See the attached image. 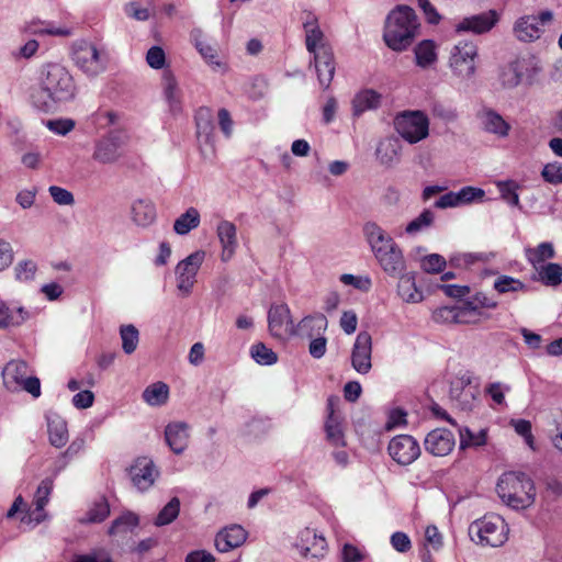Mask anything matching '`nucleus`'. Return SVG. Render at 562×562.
Returning <instances> with one entry per match:
<instances>
[{"label":"nucleus","mask_w":562,"mask_h":562,"mask_svg":"<svg viewBox=\"0 0 562 562\" xmlns=\"http://www.w3.org/2000/svg\"><path fill=\"white\" fill-rule=\"evenodd\" d=\"M446 265V259L438 254L425 256L420 261L422 269L428 273H438L443 270Z\"/></svg>","instance_id":"obj_57"},{"label":"nucleus","mask_w":562,"mask_h":562,"mask_svg":"<svg viewBox=\"0 0 562 562\" xmlns=\"http://www.w3.org/2000/svg\"><path fill=\"white\" fill-rule=\"evenodd\" d=\"M169 396V387L164 382H156L143 392V400L150 406L164 405Z\"/></svg>","instance_id":"obj_32"},{"label":"nucleus","mask_w":562,"mask_h":562,"mask_svg":"<svg viewBox=\"0 0 562 562\" xmlns=\"http://www.w3.org/2000/svg\"><path fill=\"white\" fill-rule=\"evenodd\" d=\"M497 20V14L493 10L467 16L456 25V32H472L475 34H483L492 30Z\"/></svg>","instance_id":"obj_16"},{"label":"nucleus","mask_w":562,"mask_h":562,"mask_svg":"<svg viewBox=\"0 0 562 562\" xmlns=\"http://www.w3.org/2000/svg\"><path fill=\"white\" fill-rule=\"evenodd\" d=\"M397 278V293L404 302L417 303L423 300V293L417 289L413 274L403 272Z\"/></svg>","instance_id":"obj_30"},{"label":"nucleus","mask_w":562,"mask_h":562,"mask_svg":"<svg viewBox=\"0 0 562 562\" xmlns=\"http://www.w3.org/2000/svg\"><path fill=\"white\" fill-rule=\"evenodd\" d=\"M72 562H114L111 554L103 550H91L88 553L76 554Z\"/></svg>","instance_id":"obj_59"},{"label":"nucleus","mask_w":562,"mask_h":562,"mask_svg":"<svg viewBox=\"0 0 562 562\" xmlns=\"http://www.w3.org/2000/svg\"><path fill=\"white\" fill-rule=\"evenodd\" d=\"M164 94L168 101L171 111L177 112L180 110L179 91L175 77L170 74L164 75Z\"/></svg>","instance_id":"obj_46"},{"label":"nucleus","mask_w":562,"mask_h":562,"mask_svg":"<svg viewBox=\"0 0 562 562\" xmlns=\"http://www.w3.org/2000/svg\"><path fill=\"white\" fill-rule=\"evenodd\" d=\"M457 324H473L480 319L481 313L473 302H462L457 305Z\"/></svg>","instance_id":"obj_50"},{"label":"nucleus","mask_w":562,"mask_h":562,"mask_svg":"<svg viewBox=\"0 0 562 562\" xmlns=\"http://www.w3.org/2000/svg\"><path fill=\"white\" fill-rule=\"evenodd\" d=\"M325 430L327 439L331 445L340 447L346 445L341 423L339 417L333 412L327 417Z\"/></svg>","instance_id":"obj_41"},{"label":"nucleus","mask_w":562,"mask_h":562,"mask_svg":"<svg viewBox=\"0 0 562 562\" xmlns=\"http://www.w3.org/2000/svg\"><path fill=\"white\" fill-rule=\"evenodd\" d=\"M128 474L133 485L144 492L154 485L159 476V470L150 458L138 457L130 467Z\"/></svg>","instance_id":"obj_11"},{"label":"nucleus","mask_w":562,"mask_h":562,"mask_svg":"<svg viewBox=\"0 0 562 562\" xmlns=\"http://www.w3.org/2000/svg\"><path fill=\"white\" fill-rule=\"evenodd\" d=\"M479 48L469 41L458 42L450 50L449 68L453 76L461 80H470L476 71Z\"/></svg>","instance_id":"obj_5"},{"label":"nucleus","mask_w":562,"mask_h":562,"mask_svg":"<svg viewBox=\"0 0 562 562\" xmlns=\"http://www.w3.org/2000/svg\"><path fill=\"white\" fill-rule=\"evenodd\" d=\"M460 449L481 447L486 443V430L473 432L469 427H459Z\"/></svg>","instance_id":"obj_43"},{"label":"nucleus","mask_w":562,"mask_h":562,"mask_svg":"<svg viewBox=\"0 0 562 562\" xmlns=\"http://www.w3.org/2000/svg\"><path fill=\"white\" fill-rule=\"evenodd\" d=\"M200 224V213L195 207H189L173 223V231L178 235H186Z\"/></svg>","instance_id":"obj_34"},{"label":"nucleus","mask_w":562,"mask_h":562,"mask_svg":"<svg viewBox=\"0 0 562 562\" xmlns=\"http://www.w3.org/2000/svg\"><path fill=\"white\" fill-rule=\"evenodd\" d=\"M72 60L83 74L95 77L105 70L108 57L92 43L78 41L72 46Z\"/></svg>","instance_id":"obj_6"},{"label":"nucleus","mask_w":562,"mask_h":562,"mask_svg":"<svg viewBox=\"0 0 562 562\" xmlns=\"http://www.w3.org/2000/svg\"><path fill=\"white\" fill-rule=\"evenodd\" d=\"M110 515V505L108 501L102 497L97 501L87 512L86 516L80 518L81 524H99L108 518Z\"/></svg>","instance_id":"obj_40"},{"label":"nucleus","mask_w":562,"mask_h":562,"mask_svg":"<svg viewBox=\"0 0 562 562\" xmlns=\"http://www.w3.org/2000/svg\"><path fill=\"white\" fill-rule=\"evenodd\" d=\"M494 289L501 293L525 291L526 285L518 279L509 276H499L494 282Z\"/></svg>","instance_id":"obj_53"},{"label":"nucleus","mask_w":562,"mask_h":562,"mask_svg":"<svg viewBox=\"0 0 562 562\" xmlns=\"http://www.w3.org/2000/svg\"><path fill=\"white\" fill-rule=\"evenodd\" d=\"M188 428L186 423H171L165 429L166 442L176 454H181L188 447Z\"/></svg>","instance_id":"obj_23"},{"label":"nucleus","mask_w":562,"mask_h":562,"mask_svg":"<svg viewBox=\"0 0 562 562\" xmlns=\"http://www.w3.org/2000/svg\"><path fill=\"white\" fill-rule=\"evenodd\" d=\"M520 82L526 81L532 83L535 77L541 70L538 64L532 58H517L512 61Z\"/></svg>","instance_id":"obj_37"},{"label":"nucleus","mask_w":562,"mask_h":562,"mask_svg":"<svg viewBox=\"0 0 562 562\" xmlns=\"http://www.w3.org/2000/svg\"><path fill=\"white\" fill-rule=\"evenodd\" d=\"M41 93L45 97L42 108L49 111L56 104L75 100L77 86L71 74L59 64H48L43 71Z\"/></svg>","instance_id":"obj_1"},{"label":"nucleus","mask_w":562,"mask_h":562,"mask_svg":"<svg viewBox=\"0 0 562 562\" xmlns=\"http://www.w3.org/2000/svg\"><path fill=\"white\" fill-rule=\"evenodd\" d=\"M363 234L374 257L396 244L391 235L374 222L364 224Z\"/></svg>","instance_id":"obj_18"},{"label":"nucleus","mask_w":562,"mask_h":562,"mask_svg":"<svg viewBox=\"0 0 562 562\" xmlns=\"http://www.w3.org/2000/svg\"><path fill=\"white\" fill-rule=\"evenodd\" d=\"M303 27L305 31L306 49L311 54L317 53L319 47L325 45L323 43L324 33L318 25L317 18L313 13L307 12L303 21Z\"/></svg>","instance_id":"obj_26"},{"label":"nucleus","mask_w":562,"mask_h":562,"mask_svg":"<svg viewBox=\"0 0 562 562\" xmlns=\"http://www.w3.org/2000/svg\"><path fill=\"white\" fill-rule=\"evenodd\" d=\"M390 457L401 465L412 464L420 456L418 441L409 435H398L389 442Z\"/></svg>","instance_id":"obj_10"},{"label":"nucleus","mask_w":562,"mask_h":562,"mask_svg":"<svg viewBox=\"0 0 562 562\" xmlns=\"http://www.w3.org/2000/svg\"><path fill=\"white\" fill-rule=\"evenodd\" d=\"M127 136L121 131H112L94 145L92 158L103 165L115 164L122 157V148Z\"/></svg>","instance_id":"obj_8"},{"label":"nucleus","mask_w":562,"mask_h":562,"mask_svg":"<svg viewBox=\"0 0 562 562\" xmlns=\"http://www.w3.org/2000/svg\"><path fill=\"white\" fill-rule=\"evenodd\" d=\"M477 117L486 133L494 134L501 138L508 136L510 124L495 110L485 108L479 112Z\"/></svg>","instance_id":"obj_20"},{"label":"nucleus","mask_w":562,"mask_h":562,"mask_svg":"<svg viewBox=\"0 0 562 562\" xmlns=\"http://www.w3.org/2000/svg\"><path fill=\"white\" fill-rule=\"evenodd\" d=\"M138 525V517L133 513H126L114 519L109 528V535L124 533Z\"/></svg>","instance_id":"obj_48"},{"label":"nucleus","mask_w":562,"mask_h":562,"mask_svg":"<svg viewBox=\"0 0 562 562\" xmlns=\"http://www.w3.org/2000/svg\"><path fill=\"white\" fill-rule=\"evenodd\" d=\"M196 134L198 137H205L209 142L213 132L212 112L209 108H200L195 115Z\"/></svg>","instance_id":"obj_44"},{"label":"nucleus","mask_w":562,"mask_h":562,"mask_svg":"<svg viewBox=\"0 0 562 562\" xmlns=\"http://www.w3.org/2000/svg\"><path fill=\"white\" fill-rule=\"evenodd\" d=\"M457 305L442 306L434 311L432 319L439 324H457Z\"/></svg>","instance_id":"obj_60"},{"label":"nucleus","mask_w":562,"mask_h":562,"mask_svg":"<svg viewBox=\"0 0 562 562\" xmlns=\"http://www.w3.org/2000/svg\"><path fill=\"white\" fill-rule=\"evenodd\" d=\"M29 366L23 360H11L2 370V379L10 391L19 390V384L27 376Z\"/></svg>","instance_id":"obj_25"},{"label":"nucleus","mask_w":562,"mask_h":562,"mask_svg":"<svg viewBox=\"0 0 562 562\" xmlns=\"http://www.w3.org/2000/svg\"><path fill=\"white\" fill-rule=\"evenodd\" d=\"M542 32L543 30L540 27L536 15H522L516 20L513 26L515 37L525 43L540 38Z\"/></svg>","instance_id":"obj_22"},{"label":"nucleus","mask_w":562,"mask_h":562,"mask_svg":"<svg viewBox=\"0 0 562 562\" xmlns=\"http://www.w3.org/2000/svg\"><path fill=\"white\" fill-rule=\"evenodd\" d=\"M496 492L504 504L513 509H525L535 503L533 481L522 472H506L497 482Z\"/></svg>","instance_id":"obj_3"},{"label":"nucleus","mask_w":562,"mask_h":562,"mask_svg":"<svg viewBox=\"0 0 562 562\" xmlns=\"http://www.w3.org/2000/svg\"><path fill=\"white\" fill-rule=\"evenodd\" d=\"M554 255L555 251L551 243H541L536 248L526 249V257L536 269H539V266L547 259H552Z\"/></svg>","instance_id":"obj_38"},{"label":"nucleus","mask_w":562,"mask_h":562,"mask_svg":"<svg viewBox=\"0 0 562 562\" xmlns=\"http://www.w3.org/2000/svg\"><path fill=\"white\" fill-rule=\"evenodd\" d=\"M470 383L471 378L469 375H463L460 378L458 385H452L450 390L451 397L463 411L472 409L476 400L475 391L471 387L465 389Z\"/></svg>","instance_id":"obj_27"},{"label":"nucleus","mask_w":562,"mask_h":562,"mask_svg":"<svg viewBox=\"0 0 562 562\" xmlns=\"http://www.w3.org/2000/svg\"><path fill=\"white\" fill-rule=\"evenodd\" d=\"M380 103V93L372 89L362 90L352 100L353 115L359 116L366 111L378 109Z\"/></svg>","instance_id":"obj_29"},{"label":"nucleus","mask_w":562,"mask_h":562,"mask_svg":"<svg viewBox=\"0 0 562 562\" xmlns=\"http://www.w3.org/2000/svg\"><path fill=\"white\" fill-rule=\"evenodd\" d=\"M419 23L415 11L407 5H398L386 18L383 38L393 50H405L418 33Z\"/></svg>","instance_id":"obj_2"},{"label":"nucleus","mask_w":562,"mask_h":562,"mask_svg":"<svg viewBox=\"0 0 562 562\" xmlns=\"http://www.w3.org/2000/svg\"><path fill=\"white\" fill-rule=\"evenodd\" d=\"M27 317L29 313L23 307L11 310L5 304L0 303V328L20 326Z\"/></svg>","instance_id":"obj_33"},{"label":"nucleus","mask_w":562,"mask_h":562,"mask_svg":"<svg viewBox=\"0 0 562 562\" xmlns=\"http://www.w3.org/2000/svg\"><path fill=\"white\" fill-rule=\"evenodd\" d=\"M216 234L222 245L221 259L228 261L233 258L238 245L236 225L229 221L222 220L217 224Z\"/></svg>","instance_id":"obj_19"},{"label":"nucleus","mask_w":562,"mask_h":562,"mask_svg":"<svg viewBox=\"0 0 562 562\" xmlns=\"http://www.w3.org/2000/svg\"><path fill=\"white\" fill-rule=\"evenodd\" d=\"M427 452L436 457L448 456L456 446V439L450 430L437 428L428 432L424 440Z\"/></svg>","instance_id":"obj_14"},{"label":"nucleus","mask_w":562,"mask_h":562,"mask_svg":"<svg viewBox=\"0 0 562 562\" xmlns=\"http://www.w3.org/2000/svg\"><path fill=\"white\" fill-rule=\"evenodd\" d=\"M434 220H435L434 212L426 209L416 218H414L413 221H411L407 224L405 232L408 235H415V234L430 227L434 223Z\"/></svg>","instance_id":"obj_51"},{"label":"nucleus","mask_w":562,"mask_h":562,"mask_svg":"<svg viewBox=\"0 0 562 562\" xmlns=\"http://www.w3.org/2000/svg\"><path fill=\"white\" fill-rule=\"evenodd\" d=\"M492 254L486 252H463L456 254L450 258V265L456 268L467 269L476 262H487Z\"/></svg>","instance_id":"obj_42"},{"label":"nucleus","mask_w":562,"mask_h":562,"mask_svg":"<svg viewBox=\"0 0 562 562\" xmlns=\"http://www.w3.org/2000/svg\"><path fill=\"white\" fill-rule=\"evenodd\" d=\"M543 180L550 184L562 183V162H549L544 165L541 171Z\"/></svg>","instance_id":"obj_56"},{"label":"nucleus","mask_w":562,"mask_h":562,"mask_svg":"<svg viewBox=\"0 0 562 562\" xmlns=\"http://www.w3.org/2000/svg\"><path fill=\"white\" fill-rule=\"evenodd\" d=\"M392 547L401 553H405L411 550L412 542L409 537L405 532L396 531L391 536Z\"/></svg>","instance_id":"obj_64"},{"label":"nucleus","mask_w":562,"mask_h":562,"mask_svg":"<svg viewBox=\"0 0 562 562\" xmlns=\"http://www.w3.org/2000/svg\"><path fill=\"white\" fill-rule=\"evenodd\" d=\"M37 266L33 260L26 259L16 263L14 267L15 279L21 282L34 279Z\"/></svg>","instance_id":"obj_54"},{"label":"nucleus","mask_w":562,"mask_h":562,"mask_svg":"<svg viewBox=\"0 0 562 562\" xmlns=\"http://www.w3.org/2000/svg\"><path fill=\"white\" fill-rule=\"evenodd\" d=\"M539 274L546 285L557 286L562 282V266L559 263H548L541 267Z\"/></svg>","instance_id":"obj_52"},{"label":"nucleus","mask_w":562,"mask_h":562,"mask_svg":"<svg viewBox=\"0 0 562 562\" xmlns=\"http://www.w3.org/2000/svg\"><path fill=\"white\" fill-rule=\"evenodd\" d=\"M460 205L470 204L475 201H482L485 192L475 187H463L457 192Z\"/></svg>","instance_id":"obj_58"},{"label":"nucleus","mask_w":562,"mask_h":562,"mask_svg":"<svg viewBox=\"0 0 562 562\" xmlns=\"http://www.w3.org/2000/svg\"><path fill=\"white\" fill-rule=\"evenodd\" d=\"M417 66L427 68L437 61L436 45L430 40L420 42L415 48Z\"/></svg>","instance_id":"obj_35"},{"label":"nucleus","mask_w":562,"mask_h":562,"mask_svg":"<svg viewBox=\"0 0 562 562\" xmlns=\"http://www.w3.org/2000/svg\"><path fill=\"white\" fill-rule=\"evenodd\" d=\"M318 82L324 90L328 89L335 75V59L330 47L322 45L317 53L313 54Z\"/></svg>","instance_id":"obj_15"},{"label":"nucleus","mask_w":562,"mask_h":562,"mask_svg":"<svg viewBox=\"0 0 562 562\" xmlns=\"http://www.w3.org/2000/svg\"><path fill=\"white\" fill-rule=\"evenodd\" d=\"M396 132L409 144L426 138L429 134V121L422 111H404L394 120Z\"/></svg>","instance_id":"obj_7"},{"label":"nucleus","mask_w":562,"mask_h":562,"mask_svg":"<svg viewBox=\"0 0 562 562\" xmlns=\"http://www.w3.org/2000/svg\"><path fill=\"white\" fill-rule=\"evenodd\" d=\"M46 127L57 135H66L75 128V121L71 119L48 120Z\"/></svg>","instance_id":"obj_61"},{"label":"nucleus","mask_w":562,"mask_h":562,"mask_svg":"<svg viewBox=\"0 0 562 562\" xmlns=\"http://www.w3.org/2000/svg\"><path fill=\"white\" fill-rule=\"evenodd\" d=\"M378 158L381 164L391 166L398 161L400 144L396 139H386L380 143L376 149Z\"/></svg>","instance_id":"obj_39"},{"label":"nucleus","mask_w":562,"mask_h":562,"mask_svg":"<svg viewBox=\"0 0 562 562\" xmlns=\"http://www.w3.org/2000/svg\"><path fill=\"white\" fill-rule=\"evenodd\" d=\"M372 338L368 331L357 335L352 352L351 366L360 374H367L371 368Z\"/></svg>","instance_id":"obj_13"},{"label":"nucleus","mask_w":562,"mask_h":562,"mask_svg":"<svg viewBox=\"0 0 562 562\" xmlns=\"http://www.w3.org/2000/svg\"><path fill=\"white\" fill-rule=\"evenodd\" d=\"M204 251H195L176 267L177 289L182 296H189L195 283L198 271L204 260Z\"/></svg>","instance_id":"obj_9"},{"label":"nucleus","mask_w":562,"mask_h":562,"mask_svg":"<svg viewBox=\"0 0 562 562\" xmlns=\"http://www.w3.org/2000/svg\"><path fill=\"white\" fill-rule=\"evenodd\" d=\"M53 490V481L49 479H45L41 482L37 487V491L34 496V510L33 514H36L35 520L36 522H41L43 519V510L46 504L48 503V496Z\"/></svg>","instance_id":"obj_36"},{"label":"nucleus","mask_w":562,"mask_h":562,"mask_svg":"<svg viewBox=\"0 0 562 562\" xmlns=\"http://www.w3.org/2000/svg\"><path fill=\"white\" fill-rule=\"evenodd\" d=\"M120 336L122 339V349L126 355L133 353L139 341V333L138 329L132 325H123L120 328Z\"/></svg>","instance_id":"obj_45"},{"label":"nucleus","mask_w":562,"mask_h":562,"mask_svg":"<svg viewBox=\"0 0 562 562\" xmlns=\"http://www.w3.org/2000/svg\"><path fill=\"white\" fill-rule=\"evenodd\" d=\"M180 512V499L172 497L159 512L155 519L156 526H166L171 524L179 515Z\"/></svg>","instance_id":"obj_47"},{"label":"nucleus","mask_w":562,"mask_h":562,"mask_svg":"<svg viewBox=\"0 0 562 562\" xmlns=\"http://www.w3.org/2000/svg\"><path fill=\"white\" fill-rule=\"evenodd\" d=\"M375 259L383 271L391 277H398L405 271V259L397 244L376 255Z\"/></svg>","instance_id":"obj_17"},{"label":"nucleus","mask_w":562,"mask_h":562,"mask_svg":"<svg viewBox=\"0 0 562 562\" xmlns=\"http://www.w3.org/2000/svg\"><path fill=\"white\" fill-rule=\"evenodd\" d=\"M48 437L52 446L64 447L68 441L67 423L57 414L47 416Z\"/></svg>","instance_id":"obj_28"},{"label":"nucleus","mask_w":562,"mask_h":562,"mask_svg":"<svg viewBox=\"0 0 562 562\" xmlns=\"http://www.w3.org/2000/svg\"><path fill=\"white\" fill-rule=\"evenodd\" d=\"M499 81L505 89H514L521 83L512 61L501 69Z\"/></svg>","instance_id":"obj_55"},{"label":"nucleus","mask_w":562,"mask_h":562,"mask_svg":"<svg viewBox=\"0 0 562 562\" xmlns=\"http://www.w3.org/2000/svg\"><path fill=\"white\" fill-rule=\"evenodd\" d=\"M509 528L505 520L495 514L485 515L472 521L468 532L473 542L481 547H502L508 539Z\"/></svg>","instance_id":"obj_4"},{"label":"nucleus","mask_w":562,"mask_h":562,"mask_svg":"<svg viewBox=\"0 0 562 562\" xmlns=\"http://www.w3.org/2000/svg\"><path fill=\"white\" fill-rule=\"evenodd\" d=\"M247 538V532L239 525H233L222 529L215 537V547L220 552H228L241 546Z\"/></svg>","instance_id":"obj_21"},{"label":"nucleus","mask_w":562,"mask_h":562,"mask_svg":"<svg viewBox=\"0 0 562 562\" xmlns=\"http://www.w3.org/2000/svg\"><path fill=\"white\" fill-rule=\"evenodd\" d=\"M250 355L261 366H271L278 361L277 353L262 342L255 344L250 349Z\"/></svg>","instance_id":"obj_49"},{"label":"nucleus","mask_w":562,"mask_h":562,"mask_svg":"<svg viewBox=\"0 0 562 562\" xmlns=\"http://www.w3.org/2000/svg\"><path fill=\"white\" fill-rule=\"evenodd\" d=\"M268 328L276 338H284L294 335V326L290 308L286 304L272 305L268 312Z\"/></svg>","instance_id":"obj_12"},{"label":"nucleus","mask_w":562,"mask_h":562,"mask_svg":"<svg viewBox=\"0 0 562 562\" xmlns=\"http://www.w3.org/2000/svg\"><path fill=\"white\" fill-rule=\"evenodd\" d=\"M327 325L325 315L321 313L308 315L296 325L294 335L302 338H314L321 336L327 329Z\"/></svg>","instance_id":"obj_24"},{"label":"nucleus","mask_w":562,"mask_h":562,"mask_svg":"<svg viewBox=\"0 0 562 562\" xmlns=\"http://www.w3.org/2000/svg\"><path fill=\"white\" fill-rule=\"evenodd\" d=\"M147 64L154 69H161L166 64V55L160 46H153L146 54Z\"/></svg>","instance_id":"obj_63"},{"label":"nucleus","mask_w":562,"mask_h":562,"mask_svg":"<svg viewBox=\"0 0 562 562\" xmlns=\"http://www.w3.org/2000/svg\"><path fill=\"white\" fill-rule=\"evenodd\" d=\"M132 218L138 225L147 227L156 220V207L153 202L138 200L132 206Z\"/></svg>","instance_id":"obj_31"},{"label":"nucleus","mask_w":562,"mask_h":562,"mask_svg":"<svg viewBox=\"0 0 562 562\" xmlns=\"http://www.w3.org/2000/svg\"><path fill=\"white\" fill-rule=\"evenodd\" d=\"M48 192L54 202L59 205H72L75 203L74 194L67 189L57 186H50L48 188Z\"/></svg>","instance_id":"obj_62"}]
</instances>
